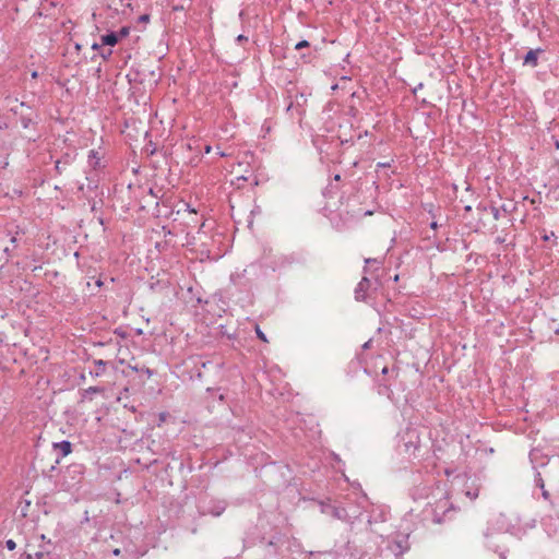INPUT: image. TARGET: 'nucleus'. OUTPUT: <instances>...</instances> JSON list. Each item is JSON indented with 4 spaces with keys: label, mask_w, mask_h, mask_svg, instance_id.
Segmentation results:
<instances>
[{
    "label": "nucleus",
    "mask_w": 559,
    "mask_h": 559,
    "mask_svg": "<svg viewBox=\"0 0 559 559\" xmlns=\"http://www.w3.org/2000/svg\"><path fill=\"white\" fill-rule=\"evenodd\" d=\"M321 513L347 523L353 531L357 524L362 523L361 516L367 512L365 527L370 533L384 538L385 530L378 528L379 524L386 522L389 508L370 503L360 484L353 485V491L337 499L328 498L319 501Z\"/></svg>",
    "instance_id": "f257e3e1"
},
{
    "label": "nucleus",
    "mask_w": 559,
    "mask_h": 559,
    "mask_svg": "<svg viewBox=\"0 0 559 559\" xmlns=\"http://www.w3.org/2000/svg\"><path fill=\"white\" fill-rule=\"evenodd\" d=\"M412 496L415 500L429 499L427 512L431 513L432 521L437 524L452 520L457 512L453 502L450 501L445 484L437 483L435 487L419 486Z\"/></svg>",
    "instance_id": "f03ea898"
},
{
    "label": "nucleus",
    "mask_w": 559,
    "mask_h": 559,
    "mask_svg": "<svg viewBox=\"0 0 559 559\" xmlns=\"http://www.w3.org/2000/svg\"><path fill=\"white\" fill-rule=\"evenodd\" d=\"M301 259L296 253L265 255L261 262L251 263L240 272L230 275V282L240 288L247 289L251 287L250 276L255 275L262 267L272 272H282L296 263H300Z\"/></svg>",
    "instance_id": "7ed1b4c3"
},
{
    "label": "nucleus",
    "mask_w": 559,
    "mask_h": 559,
    "mask_svg": "<svg viewBox=\"0 0 559 559\" xmlns=\"http://www.w3.org/2000/svg\"><path fill=\"white\" fill-rule=\"evenodd\" d=\"M396 451L402 460L407 462L421 456L420 432L416 427H406L397 433Z\"/></svg>",
    "instance_id": "20e7f679"
},
{
    "label": "nucleus",
    "mask_w": 559,
    "mask_h": 559,
    "mask_svg": "<svg viewBox=\"0 0 559 559\" xmlns=\"http://www.w3.org/2000/svg\"><path fill=\"white\" fill-rule=\"evenodd\" d=\"M513 528L514 527L511 525L510 520L506 514H498L492 518L488 522L487 530L484 534L486 547L493 551H498L499 545L497 544V540L504 538L506 533L513 535Z\"/></svg>",
    "instance_id": "39448f33"
},
{
    "label": "nucleus",
    "mask_w": 559,
    "mask_h": 559,
    "mask_svg": "<svg viewBox=\"0 0 559 559\" xmlns=\"http://www.w3.org/2000/svg\"><path fill=\"white\" fill-rule=\"evenodd\" d=\"M408 534L394 533L393 535L386 536V548L391 550L395 556L403 555L409 549Z\"/></svg>",
    "instance_id": "423d86ee"
},
{
    "label": "nucleus",
    "mask_w": 559,
    "mask_h": 559,
    "mask_svg": "<svg viewBox=\"0 0 559 559\" xmlns=\"http://www.w3.org/2000/svg\"><path fill=\"white\" fill-rule=\"evenodd\" d=\"M306 102H307L306 95L304 93H298L295 96V100L289 102L286 110L290 111L295 107L297 114L299 116H302L305 112L304 105L306 104Z\"/></svg>",
    "instance_id": "0eeeda50"
},
{
    "label": "nucleus",
    "mask_w": 559,
    "mask_h": 559,
    "mask_svg": "<svg viewBox=\"0 0 559 559\" xmlns=\"http://www.w3.org/2000/svg\"><path fill=\"white\" fill-rule=\"evenodd\" d=\"M226 507L227 503L224 500H212L204 512L213 516H219L224 513Z\"/></svg>",
    "instance_id": "6e6552de"
},
{
    "label": "nucleus",
    "mask_w": 559,
    "mask_h": 559,
    "mask_svg": "<svg viewBox=\"0 0 559 559\" xmlns=\"http://www.w3.org/2000/svg\"><path fill=\"white\" fill-rule=\"evenodd\" d=\"M55 450L60 451V455L56 459V464L60 463V460L67 455H69L72 451V443L68 440H62L59 442H55L52 444Z\"/></svg>",
    "instance_id": "1a4fd4ad"
},
{
    "label": "nucleus",
    "mask_w": 559,
    "mask_h": 559,
    "mask_svg": "<svg viewBox=\"0 0 559 559\" xmlns=\"http://www.w3.org/2000/svg\"><path fill=\"white\" fill-rule=\"evenodd\" d=\"M75 159V155L72 153H64L61 158L56 160L55 170L58 175L62 174V167L71 165Z\"/></svg>",
    "instance_id": "9d476101"
},
{
    "label": "nucleus",
    "mask_w": 559,
    "mask_h": 559,
    "mask_svg": "<svg viewBox=\"0 0 559 559\" xmlns=\"http://www.w3.org/2000/svg\"><path fill=\"white\" fill-rule=\"evenodd\" d=\"M369 285L370 281L368 280V277L364 276L355 289V298L357 300H365V292L367 290Z\"/></svg>",
    "instance_id": "9b49d317"
},
{
    "label": "nucleus",
    "mask_w": 559,
    "mask_h": 559,
    "mask_svg": "<svg viewBox=\"0 0 559 559\" xmlns=\"http://www.w3.org/2000/svg\"><path fill=\"white\" fill-rule=\"evenodd\" d=\"M545 51L542 49L530 50L526 52V66L536 67L537 60L544 58Z\"/></svg>",
    "instance_id": "f8f14e48"
},
{
    "label": "nucleus",
    "mask_w": 559,
    "mask_h": 559,
    "mask_svg": "<svg viewBox=\"0 0 559 559\" xmlns=\"http://www.w3.org/2000/svg\"><path fill=\"white\" fill-rule=\"evenodd\" d=\"M378 393L380 395H386L390 401H392L394 404H399L401 399L400 396L395 397L393 394V391L391 390L390 385L386 383H380L378 385Z\"/></svg>",
    "instance_id": "ddd939ff"
},
{
    "label": "nucleus",
    "mask_w": 559,
    "mask_h": 559,
    "mask_svg": "<svg viewBox=\"0 0 559 559\" xmlns=\"http://www.w3.org/2000/svg\"><path fill=\"white\" fill-rule=\"evenodd\" d=\"M119 41V34L116 32H109L100 36V43L103 46H115Z\"/></svg>",
    "instance_id": "4468645a"
},
{
    "label": "nucleus",
    "mask_w": 559,
    "mask_h": 559,
    "mask_svg": "<svg viewBox=\"0 0 559 559\" xmlns=\"http://www.w3.org/2000/svg\"><path fill=\"white\" fill-rule=\"evenodd\" d=\"M423 207L430 216L431 223L429 224L430 228L436 230L439 227L437 215L435 213V205L432 203H425L423 204Z\"/></svg>",
    "instance_id": "2eb2a0df"
},
{
    "label": "nucleus",
    "mask_w": 559,
    "mask_h": 559,
    "mask_svg": "<svg viewBox=\"0 0 559 559\" xmlns=\"http://www.w3.org/2000/svg\"><path fill=\"white\" fill-rule=\"evenodd\" d=\"M88 165L94 169L100 166V156L95 150H92L88 153Z\"/></svg>",
    "instance_id": "dca6fc26"
},
{
    "label": "nucleus",
    "mask_w": 559,
    "mask_h": 559,
    "mask_svg": "<svg viewBox=\"0 0 559 559\" xmlns=\"http://www.w3.org/2000/svg\"><path fill=\"white\" fill-rule=\"evenodd\" d=\"M94 365L96 367V370L95 371H91V376L93 377H100L105 369H106V361L102 360V359H97L94 361Z\"/></svg>",
    "instance_id": "f3484780"
},
{
    "label": "nucleus",
    "mask_w": 559,
    "mask_h": 559,
    "mask_svg": "<svg viewBox=\"0 0 559 559\" xmlns=\"http://www.w3.org/2000/svg\"><path fill=\"white\" fill-rule=\"evenodd\" d=\"M281 540H282V538H281V537H276V538L271 539V540L267 543V545H266V547H267V552H269V554H273V552L275 554V552L277 551V546H278V543H280Z\"/></svg>",
    "instance_id": "a211bd4d"
},
{
    "label": "nucleus",
    "mask_w": 559,
    "mask_h": 559,
    "mask_svg": "<svg viewBox=\"0 0 559 559\" xmlns=\"http://www.w3.org/2000/svg\"><path fill=\"white\" fill-rule=\"evenodd\" d=\"M3 254H4V257H3V258H1V260H2L1 269H2L5 264H8V263H9V261H10V259H11L12 257H14V254H13V249H11V248H9V247H5V248L3 249Z\"/></svg>",
    "instance_id": "6ab92c4d"
},
{
    "label": "nucleus",
    "mask_w": 559,
    "mask_h": 559,
    "mask_svg": "<svg viewBox=\"0 0 559 559\" xmlns=\"http://www.w3.org/2000/svg\"><path fill=\"white\" fill-rule=\"evenodd\" d=\"M492 204L490 203H487V202H480L476 210L477 212L481 215V217H484L486 214H489V207H491Z\"/></svg>",
    "instance_id": "aec40b11"
},
{
    "label": "nucleus",
    "mask_w": 559,
    "mask_h": 559,
    "mask_svg": "<svg viewBox=\"0 0 559 559\" xmlns=\"http://www.w3.org/2000/svg\"><path fill=\"white\" fill-rule=\"evenodd\" d=\"M48 556V552L46 551H36L34 555L27 554L26 559H45Z\"/></svg>",
    "instance_id": "412c9836"
},
{
    "label": "nucleus",
    "mask_w": 559,
    "mask_h": 559,
    "mask_svg": "<svg viewBox=\"0 0 559 559\" xmlns=\"http://www.w3.org/2000/svg\"><path fill=\"white\" fill-rule=\"evenodd\" d=\"M489 214L492 216L493 221H498L500 218L501 212L499 207L491 205V207H489Z\"/></svg>",
    "instance_id": "4be33fe9"
},
{
    "label": "nucleus",
    "mask_w": 559,
    "mask_h": 559,
    "mask_svg": "<svg viewBox=\"0 0 559 559\" xmlns=\"http://www.w3.org/2000/svg\"><path fill=\"white\" fill-rule=\"evenodd\" d=\"M255 334L258 338L261 340L262 342H267L266 335L263 333L259 325L255 326Z\"/></svg>",
    "instance_id": "5701e85b"
},
{
    "label": "nucleus",
    "mask_w": 559,
    "mask_h": 559,
    "mask_svg": "<svg viewBox=\"0 0 559 559\" xmlns=\"http://www.w3.org/2000/svg\"><path fill=\"white\" fill-rule=\"evenodd\" d=\"M309 46H310L309 41H308V40H306V39H302V40L298 41V43L295 45V49H296V50H300V49H302V48H307V47H309Z\"/></svg>",
    "instance_id": "b1692460"
},
{
    "label": "nucleus",
    "mask_w": 559,
    "mask_h": 559,
    "mask_svg": "<svg viewBox=\"0 0 559 559\" xmlns=\"http://www.w3.org/2000/svg\"><path fill=\"white\" fill-rule=\"evenodd\" d=\"M112 55V50L111 49H106V50H102L99 56L103 58V60L107 61L110 59Z\"/></svg>",
    "instance_id": "393cba45"
},
{
    "label": "nucleus",
    "mask_w": 559,
    "mask_h": 559,
    "mask_svg": "<svg viewBox=\"0 0 559 559\" xmlns=\"http://www.w3.org/2000/svg\"><path fill=\"white\" fill-rule=\"evenodd\" d=\"M32 119L29 117H21V124L24 129H27L32 124Z\"/></svg>",
    "instance_id": "a878e982"
},
{
    "label": "nucleus",
    "mask_w": 559,
    "mask_h": 559,
    "mask_svg": "<svg viewBox=\"0 0 559 559\" xmlns=\"http://www.w3.org/2000/svg\"><path fill=\"white\" fill-rule=\"evenodd\" d=\"M117 33L119 34V40H120L121 38H124L129 35V27L123 26Z\"/></svg>",
    "instance_id": "bb28decb"
},
{
    "label": "nucleus",
    "mask_w": 559,
    "mask_h": 559,
    "mask_svg": "<svg viewBox=\"0 0 559 559\" xmlns=\"http://www.w3.org/2000/svg\"><path fill=\"white\" fill-rule=\"evenodd\" d=\"M392 163H393V160H391V162H379V163H377L376 167H377V169H379V168H389V167H391Z\"/></svg>",
    "instance_id": "cd10ccee"
},
{
    "label": "nucleus",
    "mask_w": 559,
    "mask_h": 559,
    "mask_svg": "<svg viewBox=\"0 0 559 559\" xmlns=\"http://www.w3.org/2000/svg\"><path fill=\"white\" fill-rule=\"evenodd\" d=\"M465 495H466L471 500H474V499H476V498L478 497V490H477V489H475V490H473V491H472V490H467V491L465 492Z\"/></svg>",
    "instance_id": "c85d7f7f"
},
{
    "label": "nucleus",
    "mask_w": 559,
    "mask_h": 559,
    "mask_svg": "<svg viewBox=\"0 0 559 559\" xmlns=\"http://www.w3.org/2000/svg\"><path fill=\"white\" fill-rule=\"evenodd\" d=\"M102 390L98 386H90L85 390V394L99 393Z\"/></svg>",
    "instance_id": "c756f323"
},
{
    "label": "nucleus",
    "mask_w": 559,
    "mask_h": 559,
    "mask_svg": "<svg viewBox=\"0 0 559 559\" xmlns=\"http://www.w3.org/2000/svg\"><path fill=\"white\" fill-rule=\"evenodd\" d=\"M5 547L9 549V550H14L16 548V544L13 539H8L5 542Z\"/></svg>",
    "instance_id": "7c9ffc66"
},
{
    "label": "nucleus",
    "mask_w": 559,
    "mask_h": 559,
    "mask_svg": "<svg viewBox=\"0 0 559 559\" xmlns=\"http://www.w3.org/2000/svg\"><path fill=\"white\" fill-rule=\"evenodd\" d=\"M246 40H248V37L242 35V34H240V35H238L236 37V41L239 43V44L242 43V41H246Z\"/></svg>",
    "instance_id": "2f4dec72"
},
{
    "label": "nucleus",
    "mask_w": 559,
    "mask_h": 559,
    "mask_svg": "<svg viewBox=\"0 0 559 559\" xmlns=\"http://www.w3.org/2000/svg\"><path fill=\"white\" fill-rule=\"evenodd\" d=\"M144 373H146L148 377H151L153 374V370H151L150 368H142L141 369Z\"/></svg>",
    "instance_id": "473e14b6"
},
{
    "label": "nucleus",
    "mask_w": 559,
    "mask_h": 559,
    "mask_svg": "<svg viewBox=\"0 0 559 559\" xmlns=\"http://www.w3.org/2000/svg\"><path fill=\"white\" fill-rule=\"evenodd\" d=\"M497 552H499L500 559H507L506 552L503 550H501L500 546H499V550Z\"/></svg>",
    "instance_id": "72a5a7b5"
},
{
    "label": "nucleus",
    "mask_w": 559,
    "mask_h": 559,
    "mask_svg": "<svg viewBox=\"0 0 559 559\" xmlns=\"http://www.w3.org/2000/svg\"><path fill=\"white\" fill-rule=\"evenodd\" d=\"M100 46H102V43H100V44H98V43H94V44L92 45V49H93V50H99V49H100Z\"/></svg>",
    "instance_id": "f704fd0d"
},
{
    "label": "nucleus",
    "mask_w": 559,
    "mask_h": 559,
    "mask_svg": "<svg viewBox=\"0 0 559 559\" xmlns=\"http://www.w3.org/2000/svg\"><path fill=\"white\" fill-rule=\"evenodd\" d=\"M148 20H150V16L147 14L140 16L141 22H147Z\"/></svg>",
    "instance_id": "c9c22d12"
},
{
    "label": "nucleus",
    "mask_w": 559,
    "mask_h": 559,
    "mask_svg": "<svg viewBox=\"0 0 559 559\" xmlns=\"http://www.w3.org/2000/svg\"><path fill=\"white\" fill-rule=\"evenodd\" d=\"M10 241L13 245V247L15 248L16 247V242H17V238L15 236H12Z\"/></svg>",
    "instance_id": "e433bc0d"
},
{
    "label": "nucleus",
    "mask_w": 559,
    "mask_h": 559,
    "mask_svg": "<svg viewBox=\"0 0 559 559\" xmlns=\"http://www.w3.org/2000/svg\"><path fill=\"white\" fill-rule=\"evenodd\" d=\"M211 151H212V146H211V145H206V146L204 147V153H205V154H209Z\"/></svg>",
    "instance_id": "4c0bfd02"
},
{
    "label": "nucleus",
    "mask_w": 559,
    "mask_h": 559,
    "mask_svg": "<svg viewBox=\"0 0 559 559\" xmlns=\"http://www.w3.org/2000/svg\"><path fill=\"white\" fill-rule=\"evenodd\" d=\"M96 286L97 287H102L103 286V281L100 278H98L96 282H95Z\"/></svg>",
    "instance_id": "58836bf2"
},
{
    "label": "nucleus",
    "mask_w": 559,
    "mask_h": 559,
    "mask_svg": "<svg viewBox=\"0 0 559 559\" xmlns=\"http://www.w3.org/2000/svg\"><path fill=\"white\" fill-rule=\"evenodd\" d=\"M112 555L114 556H119L120 555V549L116 548L112 550Z\"/></svg>",
    "instance_id": "ea45409f"
},
{
    "label": "nucleus",
    "mask_w": 559,
    "mask_h": 559,
    "mask_svg": "<svg viewBox=\"0 0 559 559\" xmlns=\"http://www.w3.org/2000/svg\"><path fill=\"white\" fill-rule=\"evenodd\" d=\"M31 76H32L33 79H36V78L38 76V72H37V71H33V72H32V74H31Z\"/></svg>",
    "instance_id": "a19ab883"
},
{
    "label": "nucleus",
    "mask_w": 559,
    "mask_h": 559,
    "mask_svg": "<svg viewBox=\"0 0 559 559\" xmlns=\"http://www.w3.org/2000/svg\"><path fill=\"white\" fill-rule=\"evenodd\" d=\"M187 206V210L190 212V213H194L195 211L193 209L190 207V204H186Z\"/></svg>",
    "instance_id": "79ce46f5"
},
{
    "label": "nucleus",
    "mask_w": 559,
    "mask_h": 559,
    "mask_svg": "<svg viewBox=\"0 0 559 559\" xmlns=\"http://www.w3.org/2000/svg\"><path fill=\"white\" fill-rule=\"evenodd\" d=\"M388 372H389V368H388V367H384V368L382 369V373H383V374H386Z\"/></svg>",
    "instance_id": "37998d69"
},
{
    "label": "nucleus",
    "mask_w": 559,
    "mask_h": 559,
    "mask_svg": "<svg viewBox=\"0 0 559 559\" xmlns=\"http://www.w3.org/2000/svg\"><path fill=\"white\" fill-rule=\"evenodd\" d=\"M423 87V83H419L418 86L414 90V93H416L417 90H420Z\"/></svg>",
    "instance_id": "c03bdc74"
},
{
    "label": "nucleus",
    "mask_w": 559,
    "mask_h": 559,
    "mask_svg": "<svg viewBox=\"0 0 559 559\" xmlns=\"http://www.w3.org/2000/svg\"><path fill=\"white\" fill-rule=\"evenodd\" d=\"M464 210H465L466 212H469V211L472 210V206H471V205H466V206L464 207Z\"/></svg>",
    "instance_id": "a18cd8bd"
},
{
    "label": "nucleus",
    "mask_w": 559,
    "mask_h": 559,
    "mask_svg": "<svg viewBox=\"0 0 559 559\" xmlns=\"http://www.w3.org/2000/svg\"><path fill=\"white\" fill-rule=\"evenodd\" d=\"M355 542H356L355 539H353V540L348 539V540H347V546L349 547V545H350V544H355Z\"/></svg>",
    "instance_id": "49530a36"
},
{
    "label": "nucleus",
    "mask_w": 559,
    "mask_h": 559,
    "mask_svg": "<svg viewBox=\"0 0 559 559\" xmlns=\"http://www.w3.org/2000/svg\"><path fill=\"white\" fill-rule=\"evenodd\" d=\"M217 154H218L219 156H222V157L226 156V154H225L224 152H222V151H218V152H217Z\"/></svg>",
    "instance_id": "de8ad7c7"
},
{
    "label": "nucleus",
    "mask_w": 559,
    "mask_h": 559,
    "mask_svg": "<svg viewBox=\"0 0 559 559\" xmlns=\"http://www.w3.org/2000/svg\"><path fill=\"white\" fill-rule=\"evenodd\" d=\"M163 229H164V231H165V235H173L170 230H167V231H166V228H165V227H163Z\"/></svg>",
    "instance_id": "09e8293b"
},
{
    "label": "nucleus",
    "mask_w": 559,
    "mask_h": 559,
    "mask_svg": "<svg viewBox=\"0 0 559 559\" xmlns=\"http://www.w3.org/2000/svg\"><path fill=\"white\" fill-rule=\"evenodd\" d=\"M370 262H377L376 260H372V259H367L366 260V263H370Z\"/></svg>",
    "instance_id": "8fccbe9b"
},
{
    "label": "nucleus",
    "mask_w": 559,
    "mask_h": 559,
    "mask_svg": "<svg viewBox=\"0 0 559 559\" xmlns=\"http://www.w3.org/2000/svg\"><path fill=\"white\" fill-rule=\"evenodd\" d=\"M210 364V361H206V362H202V367L203 368H206V366Z\"/></svg>",
    "instance_id": "3c124183"
},
{
    "label": "nucleus",
    "mask_w": 559,
    "mask_h": 559,
    "mask_svg": "<svg viewBox=\"0 0 559 559\" xmlns=\"http://www.w3.org/2000/svg\"><path fill=\"white\" fill-rule=\"evenodd\" d=\"M75 49L80 50L81 49V45L80 44H75Z\"/></svg>",
    "instance_id": "603ef678"
},
{
    "label": "nucleus",
    "mask_w": 559,
    "mask_h": 559,
    "mask_svg": "<svg viewBox=\"0 0 559 559\" xmlns=\"http://www.w3.org/2000/svg\"><path fill=\"white\" fill-rule=\"evenodd\" d=\"M399 281V275H395L394 276V282H397Z\"/></svg>",
    "instance_id": "864d4df0"
},
{
    "label": "nucleus",
    "mask_w": 559,
    "mask_h": 559,
    "mask_svg": "<svg viewBox=\"0 0 559 559\" xmlns=\"http://www.w3.org/2000/svg\"><path fill=\"white\" fill-rule=\"evenodd\" d=\"M364 347L365 348L369 347V342L365 343Z\"/></svg>",
    "instance_id": "5fc2aeb1"
}]
</instances>
